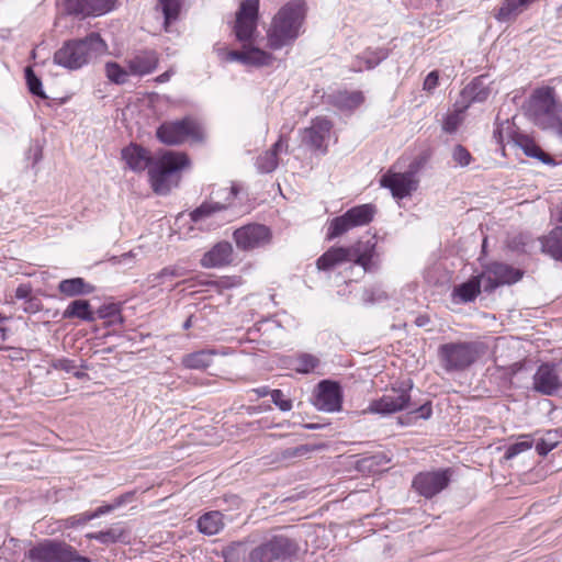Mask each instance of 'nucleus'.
Listing matches in <instances>:
<instances>
[{
  "label": "nucleus",
  "instance_id": "obj_1",
  "mask_svg": "<svg viewBox=\"0 0 562 562\" xmlns=\"http://www.w3.org/2000/svg\"><path fill=\"white\" fill-rule=\"evenodd\" d=\"M307 13L304 0H290L284 3L272 18L267 31L268 46L279 50L292 45L300 36Z\"/></svg>",
  "mask_w": 562,
  "mask_h": 562
},
{
  "label": "nucleus",
  "instance_id": "obj_2",
  "mask_svg": "<svg viewBox=\"0 0 562 562\" xmlns=\"http://www.w3.org/2000/svg\"><path fill=\"white\" fill-rule=\"evenodd\" d=\"M106 50L108 45L101 35L98 32H91L83 38L64 42L54 54V63L66 69L77 70Z\"/></svg>",
  "mask_w": 562,
  "mask_h": 562
},
{
  "label": "nucleus",
  "instance_id": "obj_3",
  "mask_svg": "<svg viewBox=\"0 0 562 562\" xmlns=\"http://www.w3.org/2000/svg\"><path fill=\"white\" fill-rule=\"evenodd\" d=\"M190 166L186 153L166 150L148 170V179L154 193L167 195L181 180L180 172Z\"/></svg>",
  "mask_w": 562,
  "mask_h": 562
},
{
  "label": "nucleus",
  "instance_id": "obj_4",
  "mask_svg": "<svg viewBox=\"0 0 562 562\" xmlns=\"http://www.w3.org/2000/svg\"><path fill=\"white\" fill-rule=\"evenodd\" d=\"M374 252V245L367 241H357L356 244L344 247H330L317 260L316 266L318 270L330 271L335 267L345 263L353 262L361 266L364 271L371 270L372 256Z\"/></svg>",
  "mask_w": 562,
  "mask_h": 562
},
{
  "label": "nucleus",
  "instance_id": "obj_5",
  "mask_svg": "<svg viewBox=\"0 0 562 562\" xmlns=\"http://www.w3.org/2000/svg\"><path fill=\"white\" fill-rule=\"evenodd\" d=\"M156 138L164 145L178 146L186 140L202 144L206 135L202 124L195 117L186 115L180 120L162 122L156 128Z\"/></svg>",
  "mask_w": 562,
  "mask_h": 562
},
{
  "label": "nucleus",
  "instance_id": "obj_6",
  "mask_svg": "<svg viewBox=\"0 0 562 562\" xmlns=\"http://www.w3.org/2000/svg\"><path fill=\"white\" fill-rule=\"evenodd\" d=\"M413 387L411 379L396 382L389 393V414L406 409L404 417H395L396 425H408L418 418L427 419L431 415V406L429 403L422 405L411 402L409 391Z\"/></svg>",
  "mask_w": 562,
  "mask_h": 562
},
{
  "label": "nucleus",
  "instance_id": "obj_7",
  "mask_svg": "<svg viewBox=\"0 0 562 562\" xmlns=\"http://www.w3.org/2000/svg\"><path fill=\"white\" fill-rule=\"evenodd\" d=\"M30 562H92L64 540L42 539L25 552Z\"/></svg>",
  "mask_w": 562,
  "mask_h": 562
},
{
  "label": "nucleus",
  "instance_id": "obj_8",
  "mask_svg": "<svg viewBox=\"0 0 562 562\" xmlns=\"http://www.w3.org/2000/svg\"><path fill=\"white\" fill-rule=\"evenodd\" d=\"M527 110L535 124L547 130L557 122V115L562 112V106L555 101L554 89L542 87L532 92Z\"/></svg>",
  "mask_w": 562,
  "mask_h": 562
},
{
  "label": "nucleus",
  "instance_id": "obj_9",
  "mask_svg": "<svg viewBox=\"0 0 562 562\" xmlns=\"http://www.w3.org/2000/svg\"><path fill=\"white\" fill-rule=\"evenodd\" d=\"M439 357L446 371H462L473 364L479 356L476 342H449L439 347Z\"/></svg>",
  "mask_w": 562,
  "mask_h": 562
},
{
  "label": "nucleus",
  "instance_id": "obj_10",
  "mask_svg": "<svg viewBox=\"0 0 562 562\" xmlns=\"http://www.w3.org/2000/svg\"><path fill=\"white\" fill-rule=\"evenodd\" d=\"M239 193L237 186L229 188H221L216 192H212L210 200L204 201L201 205L190 212L189 216L192 223L200 224L215 214L226 211Z\"/></svg>",
  "mask_w": 562,
  "mask_h": 562
},
{
  "label": "nucleus",
  "instance_id": "obj_11",
  "mask_svg": "<svg viewBox=\"0 0 562 562\" xmlns=\"http://www.w3.org/2000/svg\"><path fill=\"white\" fill-rule=\"evenodd\" d=\"M295 543L285 536H273L270 540L254 548L249 553L250 562H278L291 557Z\"/></svg>",
  "mask_w": 562,
  "mask_h": 562
},
{
  "label": "nucleus",
  "instance_id": "obj_12",
  "mask_svg": "<svg viewBox=\"0 0 562 562\" xmlns=\"http://www.w3.org/2000/svg\"><path fill=\"white\" fill-rule=\"evenodd\" d=\"M233 238L239 250L250 251L269 245L272 233L271 229L263 224L251 223L235 229Z\"/></svg>",
  "mask_w": 562,
  "mask_h": 562
},
{
  "label": "nucleus",
  "instance_id": "obj_13",
  "mask_svg": "<svg viewBox=\"0 0 562 562\" xmlns=\"http://www.w3.org/2000/svg\"><path fill=\"white\" fill-rule=\"evenodd\" d=\"M312 404L317 411L334 413L342 408V389L339 382L322 380L316 385Z\"/></svg>",
  "mask_w": 562,
  "mask_h": 562
},
{
  "label": "nucleus",
  "instance_id": "obj_14",
  "mask_svg": "<svg viewBox=\"0 0 562 562\" xmlns=\"http://www.w3.org/2000/svg\"><path fill=\"white\" fill-rule=\"evenodd\" d=\"M449 482V470L420 472L414 477L413 487L422 496L431 498L445 490Z\"/></svg>",
  "mask_w": 562,
  "mask_h": 562
},
{
  "label": "nucleus",
  "instance_id": "obj_15",
  "mask_svg": "<svg viewBox=\"0 0 562 562\" xmlns=\"http://www.w3.org/2000/svg\"><path fill=\"white\" fill-rule=\"evenodd\" d=\"M333 123L326 117H316L312 121L310 127L303 131L302 143L313 150H318L322 154L327 153V145L325 140L329 137Z\"/></svg>",
  "mask_w": 562,
  "mask_h": 562
},
{
  "label": "nucleus",
  "instance_id": "obj_16",
  "mask_svg": "<svg viewBox=\"0 0 562 562\" xmlns=\"http://www.w3.org/2000/svg\"><path fill=\"white\" fill-rule=\"evenodd\" d=\"M115 0H65L66 14L74 16H99L113 9Z\"/></svg>",
  "mask_w": 562,
  "mask_h": 562
},
{
  "label": "nucleus",
  "instance_id": "obj_17",
  "mask_svg": "<svg viewBox=\"0 0 562 562\" xmlns=\"http://www.w3.org/2000/svg\"><path fill=\"white\" fill-rule=\"evenodd\" d=\"M486 274L487 276H485L484 279V288L486 291L494 290L503 284L515 283L522 277V272L520 270L502 262H493L488 265L486 268Z\"/></svg>",
  "mask_w": 562,
  "mask_h": 562
},
{
  "label": "nucleus",
  "instance_id": "obj_18",
  "mask_svg": "<svg viewBox=\"0 0 562 562\" xmlns=\"http://www.w3.org/2000/svg\"><path fill=\"white\" fill-rule=\"evenodd\" d=\"M248 44H243V50H225V60L256 67L268 66L271 63L273 57L270 53Z\"/></svg>",
  "mask_w": 562,
  "mask_h": 562
},
{
  "label": "nucleus",
  "instance_id": "obj_19",
  "mask_svg": "<svg viewBox=\"0 0 562 562\" xmlns=\"http://www.w3.org/2000/svg\"><path fill=\"white\" fill-rule=\"evenodd\" d=\"M122 159L127 167L134 172H143L145 169L151 168L157 161L148 149L137 143H131L125 146L122 151Z\"/></svg>",
  "mask_w": 562,
  "mask_h": 562
},
{
  "label": "nucleus",
  "instance_id": "obj_20",
  "mask_svg": "<svg viewBox=\"0 0 562 562\" xmlns=\"http://www.w3.org/2000/svg\"><path fill=\"white\" fill-rule=\"evenodd\" d=\"M418 187V179L415 172H391L389 170V190L393 198L403 199L409 196Z\"/></svg>",
  "mask_w": 562,
  "mask_h": 562
},
{
  "label": "nucleus",
  "instance_id": "obj_21",
  "mask_svg": "<svg viewBox=\"0 0 562 562\" xmlns=\"http://www.w3.org/2000/svg\"><path fill=\"white\" fill-rule=\"evenodd\" d=\"M158 61V54L154 49L139 50L126 60L130 74L139 77L154 72Z\"/></svg>",
  "mask_w": 562,
  "mask_h": 562
},
{
  "label": "nucleus",
  "instance_id": "obj_22",
  "mask_svg": "<svg viewBox=\"0 0 562 562\" xmlns=\"http://www.w3.org/2000/svg\"><path fill=\"white\" fill-rule=\"evenodd\" d=\"M560 385L557 370L551 364H541L533 375V387L541 394L552 395L559 390Z\"/></svg>",
  "mask_w": 562,
  "mask_h": 562
},
{
  "label": "nucleus",
  "instance_id": "obj_23",
  "mask_svg": "<svg viewBox=\"0 0 562 562\" xmlns=\"http://www.w3.org/2000/svg\"><path fill=\"white\" fill-rule=\"evenodd\" d=\"M232 261L233 246L231 243L223 240L215 244L209 251L203 255L201 265L204 268H216L227 266Z\"/></svg>",
  "mask_w": 562,
  "mask_h": 562
},
{
  "label": "nucleus",
  "instance_id": "obj_24",
  "mask_svg": "<svg viewBox=\"0 0 562 562\" xmlns=\"http://www.w3.org/2000/svg\"><path fill=\"white\" fill-rule=\"evenodd\" d=\"M535 1L536 0H504L494 16L498 22H512Z\"/></svg>",
  "mask_w": 562,
  "mask_h": 562
},
{
  "label": "nucleus",
  "instance_id": "obj_25",
  "mask_svg": "<svg viewBox=\"0 0 562 562\" xmlns=\"http://www.w3.org/2000/svg\"><path fill=\"white\" fill-rule=\"evenodd\" d=\"M59 293L67 297L88 295L94 292L95 286L81 277L64 279L57 286Z\"/></svg>",
  "mask_w": 562,
  "mask_h": 562
},
{
  "label": "nucleus",
  "instance_id": "obj_26",
  "mask_svg": "<svg viewBox=\"0 0 562 562\" xmlns=\"http://www.w3.org/2000/svg\"><path fill=\"white\" fill-rule=\"evenodd\" d=\"M64 319H79L82 322H94L95 313L88 300H72L63 312Z\"/></svg>",
  "mask_w": 562,
  "mask_h": 562
},
{
  "label": "nucleus",
  "instance_id": "obj_27",
  "mask_svg": "<svg viewBox=\"0 0 562 562\" xmlns=\"http://www.w3.org/2000/svg\"><path fill=\"white\" fill-rule=\"evenodd\" d=\"M485 273L480 277H474L469 281L454 286L452 297L456 303L473 302L481 293V282L484 281Z\"/></svg>",
  "mask_w": 562,
  "mask_h": 562
},
{
  "label": "nucleus",
  "instance_id": "obj_28",
  "mask_svg": "<svg viewBox=\"0 0 562 562\" xmlns=\"http://www.w3.org/2000/svg\"><path fill=\"white\" fill-rule=\"evenodd\" d=\"M86 537L90 540H97L102 544L109 546L117 542H127V532L121 527H112L106 530L89 532Z\"/></svg>",
  "mask_w": 562,
  "mask_h": 562
},
{
  "label": "nucleus",
  "instance_id": "obj_29",
  "mask_svg": "<svg viewBox=\"0 0 562 562\" xmlns=\"http://www.w3.org/2000/svg\"><path fill=\"white\" fill-rule=\"evenodd\" d=\"M386 57V53L382 49L380 50H366L362 55L357 56L352 61L350 69L352 71H362L364 69L370 70L378 66L384 58Z\"/></svg>",
  "mask_w": 562,
  "mask_h": 562
},
{
  "label": "nucleus",
  "instance_id": "obj_30",
  "mask_svg": "<svg viewBox=\"0 0 562 562\" xmlns=\"http://www.w3.org/2000/svg\"><path fill=\"white\" fill-rule=\"evenodd\" d=\"M223 528V515L220 512L205 513L198 519V529L203 535L213 536Z\"/></svg>",
  "mask_w": 562,
  "mask_h": 562
},
{
  "label": "nucleus",
  "instance_id": "obj_31",
  "mask_svg": "<svg viewBox=\"0 0 562 562\" xmlns=\"http://www.w3.org/2000/svg\"><path fill=\"white\" fill-rule=\"evenodd\" d=\"M258 22L259 21L236 18L233 27L236 40L243 44L252 43L257 33Z\"/></svg>",
  "mask_w": 562,
  "mask_h": 562
},
{
  "label": "nucleus",
  "instance_id": "obj_32",
  "mask_svg": "<svg viewBox=\"0 0 562 562\" xmlns=\"http://www.w3.org/2000/svg\"><path fill=\"white\" fill-rule=\"evenodd\" d=\"M357 227L353 223V221L350 218L347 211L330 220L327 232H326V238L328 240H333L335 238H338L349 232L350 229Z\"/></svg>",
  "mask_w": 562,
  "mask_h": 562
},
{
  "label": "nucleus",
  "instance_id": "obj_33",
  "mask_svg": "<svg viewBox=\"0 0 562 562\" xmlns=\"http://www.w3.org/2000/svg\"><path fill=\"white\" fill-rule=\"evenodd\" d=\"M357 227L353 223V221L350 218L347 211L330 220L327 232H326V238L328 240H333L335 238H338L349 232L350 229Z\"/></svg>",
  "mask_w": 562,
  "mask_h": 562
},
{
  "label": "nucleus",
  "instance_id": "obj_34",
  "mask_svg": "<svg viewBox=\"0 0 562 562\" xmlns=\"http://www.w3.org/2000/svg\"><path fill=\"white\" fill-rule=\"evenodd\" d=\"M188 270L181 265H171L162 268L157 273H151L148 276V282L153 283V286L157 284H164L168 280H173L177 278L186 277Z\"/></svg>",
  "mask_w": 562,
  "mask_h": 562
},
{
  "label": "nucleus",
  "instance_id": "obj_35",
  "mask_svg": "<svg viewBox=\"0 0 562 562\" xmlns=\"http://www.w3.org/2000/svg\"><path fill=\"white\" fill-rule=\"evenodd\" d=\"M485 79V76L477 77L464 88L463 94L469 98L471 102H483L488 98L491 90Z\"/></svg>",
  "mask_w": 562,
  "mask_h": 562
},
{
  "label": "nucleus",
  "instance_id": "obj_36",
  "mask_svg": "<svg viewBox=\"0 0 562 562\" xmlns=\"http://www.w3.org/2000/svg\"><path fill=\"white\" fill-rule=\"evenodd\" d=\"M212 350H199L195 352L188 353L182 359V364L188 369L203 370L211 366Z\"/></svg>",
  "mask_w": 562,
  "mask_h": 562
},
{
  "label": "nucleus",
  "instance_id": "obj_37",
  "mask_svg": "<svg viewBox=\"0 0 562 562\" xmlns=\"http://www.w3.org/2000/svg\"><path fill=\"white\" fill-rule=\"evenodd\" d=\"M357 227L368 225L375 214V206L370 203L359 204L347 210Z\"/></svg>",
  "mask_w": 562,
  "mask_h": 562
},
{
  "label": "nucleus",
  "instance_id": "obj_38",
  "mask_svg": "<svg viewBox=\"0 0 562 562\" xmlns=\"http://www.w3.org/2000/svg\"><path fill=\"white\" fill-rule=\"evenodd\" d=\"M543 250L554 259L562 260V227L553 228L542 243Z\"/></svg>",
  "mask_w": 562,
  "mask_h": 562
},
{
  "label": "nucleus",
  "instance_id": "obj_39",
  "mask_svg": "<svg viewBox=\"0 0 562 562\" xmlns=\"http://www.w3.org/2000/svg\"><path fill=\"white\" fill-rule=\"evenodd\" d=\"M364 101L361 91L339 92L335 95V105L341 110H353Z\"/></svg>",
  "mask_w": 562,
  "mask_h": 562
},
{
  "label": "nucleus",
  "instance_id": "obj_40",
  "mask_svg": "<svg viewBox=\"0 0 562 562\" xmlns=\"http://www.w3.org/2000/svg\"><path fill=\"white\" fill-rule=\"evenodd\" d=\"M105 76L114 85H125L128 81L130 70L127 71L119 63L110 60L104 65Z\"/></svg>",
  "mask_w": 562,
  "mask_h": 562
},
{
  "label": "nucleus",
  "instance_id": "obj_41",
  "mask_svg": "<svg viewBox=\"0 0 562 562\" xmlns=\"http://www.w3.org/2000/svg\"><path fill=\"white\" fill-rule=\"evenodd\" d=\"M94 313L95 318L105 319L110 325L123 323L121 305L117 303L103 304Z\"/></svg>",
  "mask_w": 562,
  "mask_h": 562
},
{
  "label": "nucleus",
  "instance_id": "obj_42",
  "mask_svg": "<svg viewBox=\"0 0 562 562\" xmlns=\"http://www.w3.org/2000/svg\"><path fill=\"white\" fill-rule=\"evenodd\" d=\"M24 77L29 92L42 100H47L48 97L43 89L42 79L34 72L31 66L25 67Z\"/></svg>",
  "mask_w": 562,
  "mask_h": 562
},
{
  "label": "nucleus",
  "instance_id": "obj_43",
  "mask_svg": "<svg viewBox=\"0 0 562 562\" xmlns=\"http://www.w3.org/2000/svg\"><path fill=\"white\" fill-rule=\"evenodd\" d=\"M164 14V26L167 31L169 25L175 22L180 14V0H158Z\"/></svg>",
  "mask_w": 562,
  "mask_h": 562
},
{
  "label": "nucleus",
  "instance_id": "obj_44",
  "mask_svg": "<svg viewBox=\"0 0 562 562\" xmlns=\"http://www.w3.org/2000/svg\"><path fill=\"white\" fill-rule=\"evenodd\" d=\"M260 0H241L236 18L259 21Z\"/></svg>",
  "mask_w": 562,
  "mask_h": 562
},
{
  "label": "nucleus",
  "instance_id": "obj_45",
  "mask_svg": "<svg viewBox=\"0 0 562 562\" xmlns=\"http://www.w3.org/2000/svg\"><path fill=\"white\" fill-rule=\"evenodd\" d=\"M559 434H560L559 429L547 431L544 437L536 446L537 452L541 456H546L551 450H553L557 447V445L560 442Z\"/></svg>",
  "mask_w": 562,
  "mask_h": 562
},
{
  "label": "nucleus",
  "instance_id": "obj_46",
  "mask_svg": "<svg viewBox=\"0 0 562 562\" xmlns=\"http://www.w3.org/2000/svg\"><path fill=\"white\" fill-rule=\"evenodd\" d=\"M279 159L273 151H265L257 158L256 166L262 173H270L278 168Z\"/></svg>",
  "mask_w": 562,
  "mask_h": 562
},
{
  "label": "nucleus",
  "instance_id": "obj_47",
  "mask_svg": "<svg viewBox=\"0 0 562 562\" xmlns=\"http://www.w3.org/2000/svg\"><path fill=\"white\" fill-rule=\"evenodd\" d=\"M295 371L299 373L307 374L315 370L319 364L318 358L311 353H302L296 359Z\"/></svg>",
  "mask_w": 562,
  "mask_h": 562
},
{
  "label": "nucleus",
  "instance_id": "obj_48",
  "mask_svg": "<svg viewBox=\"0 0 562 562\" xmlns=\"http://www.w3.org/2000/svg\"><path fill=\"white\" fill-rule=\"evenodd\" d=\"M50 367L55 370H60V371H65L67 373H72L74 376L77 379H82L86 376V373H83L81 371H75V369L77 368L76 363L74 360L68 359V358L53 359L50 361Z\"/></svg>",
  "mask_w": 562,
  "mask_h": 562
},
{
  "label": "nucleus",
  "instance_id": "obj_49",
  "mask_svg": "<svg viewBox=\"0 0 562 562\" xmlns=\"http://www.w3.org/2000/svg\"><path fill=\"white\" fill-rule=\"evenodd\" d=\"M271 401L272 403L281 411L289 412L292 409L293 404L290 397H286L282 390L273 389L271 391Z\"/></svg>",
  "mask_w": 562,
  "mask_h": 562
},
{
  "label": "nucleus",
  "instance_id": "obj_50",
  "mask_svg": "<svg viewBox=\"0 0 562 562\" xmlns=\"http://www.w3.org/2000/svg\"><path fill=\"white\" fill-rule=\"evenodd\" d=\"M516 142L529 157L538 158L542 151V149L528 137L520 136Z\"/></svg>",
  "mask_w": 562,
  "mask_h": 562
},
{
  "label": "nucleus",
  "instance_id": "obj_51",
  "mask_svg": "<svg viewBox=\"0 0 562 562\" xmlns=\"http://www.w3.org/2000/svg\"><path fill=\"white\" fill-rule=\"evenodd\" d=\"M531 447H532V442L528 441V440L515 442L506 449L504 458L506 460H510V459L515 458L516 456H518L519 453L531 449Z\"/></svg>",
  "mask_w": 562,
  "mask_h": 562
},
{
  "label": "nucleus",
  "instance_id": "obj_52",
  "mask_svg": "<svg viewBox=\"0 0 562 562\" xmlns=\"http://www.w3.org/2000/svg\"><path fill=\"white\" fill-rule=\"evenodd\" d=\"M94 519L92 517V512H86L78 515L69 516L65 519V526L67 528H76L82 525H86L90 520Z\"/></svg>",
  "mask_w": 562,
  "mask_h": 562
},
{
  "label": "nucleus",
  "instance_id": "obj_53",
  "mask_svg": "<svg viewBox=\"0 0 562 562\" xmlns=\"http://www.w3.org/2000/svg\"><path fill=\"white\" fill-rule=\"evenodd\" d=\"M452 158L461 167H467L471 162L472 156L465 147L457 145L452 150Z\"/></svg>",
  "mask_w": 562,
  "mask_h": 562
},
{
  "label": "nucleus",
  "instance_id": "obj_54",
  "mask_svg": "<svg viewBox=\"0 0 562 562\" xmlns=\"http://www.w3.org/2000/svg\"><path fill=\"white\" fill-rule=\"evenodd\" d=\"M378 456L367 457L358 461L357 468L360 471H368L375 473L379 471L376 468L379 465Z\"/></svg>",
  "mask_w": 562,
  "mask_h": 562
},
{
  "label": "nucleus",
  "instance_id": "obj_55",
  "mask_svg": "<svg viewBox=\"0 0 562 562\" xmlns=\"http://www.w3.org/2000/svg\"><path fill=\"white\" fill-rule=\"evenodd\" d=\"M43 310V303L36 295H31L23 305V311L27 314H36Z\"/></svg>",
  "mask_w": 562,
  "mask_h": 562
},
{
  "label": "nucleus",
  "instance_id": "obj_56",
  "mask_svg": "<svg viewBox=\"0 0 562 562\" xmlns=\"http://www.w3.org/2000/svg\"><path fill=\"white\" fill-rule=\"evenodd\" d=\"M512 125L509 121H505L501 125L497 126V128L494 131V138L498 144H503L505 142V138H512L510 134Z\"/></svg>",
  "mask_w": 562,
  "mask_h": 562
},
{
  "label": "nucleus",
  "instance_id": "obj_57",
  "mask_svg": "<svg viewBox=\"0 0 562 562\" xmlns=\"http://www.w3.org/2000/svg\"><path fill=\"white\" fill-rule=\"evenodd\" d=\"M461 123V119L458 112L447 115L443 121L442 128L447 133H454Z\"/></svg>",
  "mask_w": 562,
  "mask_h": 562
},
{
  "label": "nucleus",
  "instance_id": "obj_58",
  "mask_svg": "<svg viewBox=\"0 0 562 562\" xmlns=\"http://www.w3.org/2000/svg\"><path fill=\"white\" fill-rule=\"evenodd\" d=\"M33 295V289L30 283H21L14 292V296L18 300H23L24 302Z\"/></svg>",
  "mask_w": 562,
  "mask_h": 562
},
{
  "label": "nucleus",
  "instance_id": "obj_59",
  "mask_svg": "<svg viewBox=\"0 0 562 562\" xmlns=\"http://www.w3.org/2000/svg\"><path fill=\"white\" fill-rule=\"evenodd\" d=\"M439 75L438 71L434 70L427 75L424 81V90L427 92H432L438 86Z\"/></svg>",
  "mask_w": 562,
  "mask_h": 562
},
{
  "label": "nucleus",
  "instance_id": "obj_60",
  "mask_svg": "<svg viewBox=\"0 0 562 562\" xmlns=\"http://www.w3.org/2000/svg\"><path fill=\"white\" fill-rule=\"evenodd\" d=\"M134 497H135V492L130 491V492L123 493L120 496L115 497L113 499L112 504H113L114 508L116 509L127 503L133 502Z\"/></svg>",
  "mask_w": 562,
  "mask_h": 562
},
{
  "label": "nucleus",
  "instance_id": "obj_61",
  "mask_svg": "<svg viewBox=\"0 0 562 562\" xmlns=\"http://www.w3.org/2000/svg\"><path fill=\"white\" fill-rule=\"evenodd\" d=\"M369 412L376 413V414H386V397L382 396L378 401H373L369 406Z\"/></svg>",
  "mask_w": 562,
  "mask_h": 562
},
{
  "label": "nucleus",
  "instance_id": "obj_62",
  "mask_svg": "<svg viewBox=\"0 0 562 562\" xmlns=\"http://www.w3.org/2000/svg\"><path fill=\"white\" fill-rule=\"evenodd\" d=\"M9 319L8 316L0 313V342H4L9 337V328L5 326V322ZM10 349L0 345V350Z\"/></svg>",
  "mask_w": 562,
  "mask_h": 562
},
{
  "label": "nucleus",
  "instance_id": "obj_63",
  "mask_svg": "<svg viewBox=\"0 0 562 562\" xmlns=\"http://www.w3.org/2000/svg\"><path fill=\"white\" fill-rule=\"evenodd\" d=\"M310 451H312V448L308 445H301L299 447L288 449L285 451V457L304 456Z\"/></svg>",
  "mask_w": 562,
  "mask_h": 562
},
{
  "label": "nucleus",
  "instance_id": "obj_64",
  "mask_svg": "<svg viewBox=\"0 0 562 562\" xmlns=\"http://www.w3.org/2000/svg\"><path fill=\"white\" fill-rule=\"evenodd\" d=\"M382 296L381 295H375V291L370 289V290H366L363 292V295H362V300L366 304H373L375 302H379L381 301Z\"/></svg>",
  "mask_w": 562,
  "mask_h": 562
}]
</instances>
